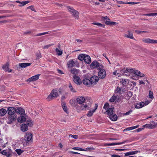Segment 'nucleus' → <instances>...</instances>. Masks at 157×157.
<instances>
[{
	"mask_svg": "<svg viewBox=\"0 0 157 157\" xmlns=\"http://www.w3.org/2000/svg\"><path fill=\"white\" fill-rule=\"evenodd\" d=\"M67 9L69 12L73 15L76 19H78L79 17V13L77 11L75 10L73 8L70 7V6H67Z\"/></svg>",
	"mask_w": 157,
	"mask_h": 157,
	"instance_id": "2",
	"label": "nucleus"
},
{
	"mask_svg": "<svg viewBox=\"0 0 157 157\" xmlns=\"http://www.w3.org/2000/svg\"><path fill=\"white\" fill-rule=\"evenodd\" d=\"M9 63H7L2 66V68L5 71H7L8 72H11L12 71V70L9 68Z\"/></svg>",
	"mask_w": 157,
	"mask_h": 157,
	"instance_id": "15",
	"label": "nucleus"
},
{
	"mask_svg": "<svg viewBox=\"0 0 157 157\" xmlns=\"http://www.w3.org/2000/svg\"><path fill=\"white\" fill-rule=\"evenodd\" d=\"M115 101H116V93L111 97L109 100V101L111 102H113Z\"/></svg>",
	"mask_w": 157,
	"mask_h": 157,
	"instance_id": "39",
	"label": "nucleus"
},
{
	"mask_svg": "<svg viewBox=\"0 0 157 157\" xmlns=\"http://www.w3.org/2000/svg\"><path fill=\"white\" fill-rule=\"evenodd\" d=\"M100 71L98 73V75L99 78L101 79L104 78L106 76V72L105 70L101 68L99 69Z\"/></svg>",
	"mask_w": 157,
	"mask_h": 157,
	"instance_id": "4",
	"label": "nucleus"
},
{
	"mask_svg": "<svg viewBox=\"0 0 157 157\" xmlns=\"http://www.w3.org/2000/svg\"><path fill=\"white\" fill-rule=\"evenodd\" d=\"M36 57L37 59H39L41 57V54L38 53L36 54Z\"/></svg>",
	"mask_w": 157,
	"mask_h": 157,
	"instance_id": "61",
	"label": "nucleus"
},
{
	"mask_svg": "<svg viewBox=\"0 0 157 157\" xmlns=\"http://www.w3.org/2000/svg\"><path fill=\"white\" fill-rule=\"evenodd\" d=\"M72 149L74 150H77L81 151H83V150H84V149H82L80 147H74L72 148Z\"/></svg>",
	"mask_w": 157,
	"mask_h": 157,
	"instance_id": "57",
	"label": "nucleus"
},
{
	"mask_svg": "<svg viewBox=\"0 0 157 157\" xmlns=\"http://www.w3.org/2000/svg\"><path fill=\"white\" fill-rule=\"evenodd\" d=\"M75 63L74 62L73 59L69 60L67 63L68 67L71 68L73 67Z\"/></svg>",
	"mask_w": 157,
	"mask_h": 157,
	"instance_id": "23",
	"label": "nucleus"
},
{
	"mask_svg": "<svg viewBox=\"0 0 157 157\" xmlns=\"http://www.w3.org/2000/svg\"><path fill=\"white\" fill-rule=\"evenodd\" d=\"M105 113L107 114L108 117H109L113 113V109L112 108H109V109L107 110Z\"/></svg>",
	"mask_w": 157,
	"mask_h": 157,
	"instance_id": "19",
	"label": "nucleus"
},
{
	"mask_svg": "<svg viewBox=\"0 0 157 157\" xmlns=\"http://www.w3.org/2000/svg\"><path fill=\"white\" fill-rule=\"evenodd\" d=\"M116 101L117 102H119L122 99V96L121 94L118 95L116 94Z\"/></svg>",
	"mask_w": 157,
	"mask_h": 157,
	"instance_id": "37",
	"label": "nucleus"
},
{
	"mask_svg": "<svg viewBox=\"0 0 157 157\" xmlns=\"http://www.w3.org/2000/svg\"><path fill=\"white\" fill-rule=\"evenodd\" d=\"M78 72V70L76 69H72L71 70V72L74 75L77 74Z\"/></svg>",
	"mask_w": 157,
	"mask_h": 157,
	"instance_id": "42",
	"label": "nucleus"
},
{
	"mask_svg": "<svg viewBox=\"0 0 157 157\" xmlns=\"http://www.w3.org/2000/svg\"><path fill=\"white\" fill-rule=\"evenodd\" d=\"M135 32L136 33H137L138 34H140L142 33H147V32L145 31H140L139 30H136Z\"/></svg>",
	"mask_w": 157,
	"mask_h": 157,
	"instance_id": "56",
	"label": "nucleus"
},
{
	"mask_svg": "<svg viewBox=\"0 0 157 157\" xmlns=\"http://www.w3.org/2000/svg\"><path fill=\"white\" fill-rule=\"evenodd\" d=\"M102 20H103L105 22L106 21H110V19L107 16L102 17H101Z\"/></svg>",
	"mask_w": 157,
	"mask_h": 157,
	"instance_id": "43",
	"label": "nucleus"
},
{
	"mask_svg": "<svg viewBox=\"0 0 157 157\" xmlns=\"http://www.w3.org/2000/svg\"><path fill=\"white\" fill-rule=\"evenodd\" d=\"M55 98L53 96V95L51 93L48 96L47 98V99L49 101L51 100L54 98Z\"/></svg>",
	"mask_w": 157,
	"mask_h": 157,
	"instance_id": "45",
	"label": "nucleus"
},
{
	"mask_svg": "<svg viewBox=\"0 0 157 157\" xmlns=\"http://www.w3.org/2000/svg\"><path fill=\"white\" fill-rule=\"evenodd\" d=\"M85 55L86 54H82L78 56V58L79 60L81 61L83 60H84Z\"/></svg>",
	"mask_w": 157,
	"mask_h": 157,
	"instance_id": "38",
	"label": "nucleus"
},
{
	"mask_svg": "<svg viewBox=\"0 0 157 157\" xmlns=\"http://www.w3.org/2000/svg\"><path fill=\"white\" fill-rule=\"evenodd\" d=\"M94 148L93 147H87L86 148V149H84V150H83L84 151H91L93 150H94Z\"/></svg>",
	"mask_w": 157,
	"mask_h": 157,
	"instance_id": "46",
	"label": "nucleus"
},
{
	"mask_svg": "<svg viewBox=\"0 0 157 157\" xmlns=\"http://www.w3.org/2000/svg\"><path fill=\"white\" fill-rule=\"evenodd\" d=\"M127 95L129 97H131L132 96V92H131V91H128L127 92Z\"/></svg>",
	"mask_w": 157,
	"mask_h": 157,
	"instance_id": "58",
	"label": "nucleus"
},
{
	"mask_svg": "<svg viewBox=\"0 0 157 157\" xmlns=\"http://www.w3.org/2000/svg\"><path fill=\"white\" fill-rule=\"evenodd\" d=\"M8 151L4 150L1 152V153L4 155H5L7 157H10L12 155V151L10 149H8Z\"/></svg>",
	"mask_w": 157,
	"mask_h": 157,
	"instance_id": "8",
	"label": "nucleus"
},
{
	"mask_svg": "<svg viewBox=\"0 0 157 157\" xmlns=\"http://www.w3.org/2000/svg\"><path fill=\"white\" fill-rule=\"evenodd\" d=\"M125 91V88L124 87H117L115 90V92L116 93L119 94H123Z\"/></svg>",
	"mask_w": 157,
	"mask_h": 157,
	"instance_id": "7",
	"label": "nucleus"
},
{
	"mask_svg": "<svg viewBox=\"0 0 157 157\" xmlns=\"http://www.w3.org/2000/svg\"><path fill=\"white\" fill-rule=\"evenodd\" d=\"M132 112V110H129L127 112H126V113H124V115H128L130 114Z\"/></svg>",
	"mask_w": 157,
	"mask_h": 157,
	"instance_id": "60",
	"label": "nucleus"
},
{
	"mask_svg": "<svg viewBox=\"0 0 157 157\" xmlns=\"http://www.w3.org/2000/svg\"><path fill=\"white\" fill-rule=\"evenodd\" d=\"M149 97L152 99H153L154 98L153 96V92L151 91H149Z\"/></svg>",
	"mask_w": 157,
	"mask_h": 157,
	"instance_id": "49",
	"label": "nucleus"
},
{
	"mask_svg": "<svg viewBox=\"0 0 157 157\" xmlns=\"http://www.w3.org/2000/svg\"><path fill=\"white\" fill-rule=\"evenodd\" d=\"M84 61L87 64H89L91 61V58L89 56L86 55L84 58Z\"/></svg>",
	"mask_w": 157,
	"mask_h": 157,
	"instance_id": "20",
	"label": "nucleus"
},
{
	"mask_svg": "<svg viewBox=\"0 0 157 157\" xmlns=\"http://www.w3.org/2000/svg\"><path fill=\"white\" fill-rule=\"evenodd\" d=\"M110 120L113 121H117V115L116 114H113L109 117Z\"/></svg>",
	"mask_w": 157,
	"mask_h": 157,
	"instance_id": "30",
	"label": "nucleus"
},
{
	"mask_svg": "<svg viewBox=\"0 0 157 157\" xmlns=\"http://www.w3.org/2000/svg\"><path fill=\"white\" fill-rule=\"evenodd\" d=\"M109 105L108 103H106L103 107V109H104L106 111L107 110L109 109Z\"/></svg>",
	"mask_w": 157,
	"mask_h": 157,
	"instance_id": "47",
	"label": "nucleus"
},
{
	"mask_svg": "<svg viewBox=\"0 0 157 157\" xmlns=\"http://www.w3.org/2000/svg\"><path fill=\"white\" fill-rule=\"evenodd\" d=\"M139 85H140L142 84H145V82H144L142 80H139Z\"/></svg>",
	"mask_w": 157,
	"mask_h": 157,
	"instance_id": "63",
	"label": "nucleus"
},
{
	"mask_svg": "<svg viewBox=\"0 0 157 157\" xmlns=\"http://www.w3.org/2000/svg\"><path fill=\"white\" fill-rule=\"evenodd\" d=\"M48 33V32L43 33H40L38 34H37L36 36H40L44 35H45V34H47Z\"/></svg>",
	"mask_w": 157,
	"mask_h": 157,
	"instance_id": "59",
	"label": "nucleus"
},
{
	"mask_svg": "<svg viewBox=\"0 0 157 157\" xmlns=\"http://www.w3.org/2000/svg\"><path fill=\"white\" fill-rule=\"evenodd\" d=\"M98 78L96 76H93L91 77L90 78L91 85L92 84H95L98 81Z\"/></svg>",
	"mask_w": 157,
	"mask_h": 157,
	"instance_id": "10",
	"label": "nucleus"
},
{
	"mask_svg": "<svg viewBox=\"0 0 157 157\" xmlns=\"http://www.w3.org/2000/svg\"><path fill=\"white\" fill-rule=\"evenodd\" d=\"M138 126H139L138 125H136V126H133V127H128L124 129V130L123 131L125 132L126 131L131 130H133L134 129H136V128H137L138 127Z\"/></svg>",
	"mask_w": 157,
	"mask_h": 157,
	"instance_id": "31",
	"label": "nucleus"
},
{
	"mask_svg": "<svg viewBox=\"0 0 157 157\" xmlns=\"http://www.w3.org/2000/svg\"><path fill=\"white\" fill-rule=\"evenodd\" d=\"M27 125L29 126H31L33 125L32 121L31 120H28L27 121Z\"/></svg>",
	"mask_w": 157,
	"mask_h": 157,
	"instance_id": "50",
	"label": "nucleus"
},
{
	"mask_svg": "<svg viewBox=\"0 0 157 157\" xmlns=\"http://www.w3.org/2000/svg\"><path fill=\"white\" fill-rule=\"evenodd\" d=\"M128 142L127 140H124V141H123L121 142H119V143H116V145H120V144H123Z\"/></svg>",
	"mask_w": 157,
	"mask_h": 157,
	"instance_id": "55",
	"label": "nucleus"
},
{
	"mask_svg": "<svg viewBox=\"0 0 157 157\" xmlns=\"http://www.w3.org/2000/svg\"><path fill=\"white\" fill-rule=\"evenodd\" d=\"M71 136V137H72L73 138H74V139H77L78 138V136L77 135H69V136Z\"/></svg>",
	"mask_w": 157,
	"mask_h": 157,
	"instance_id": "62",
	"label": "nucleus"
},
{
	"mask_svg": "<svg viewBox=\"0 0 157 157\" xmlns=\"http://www.w3.org/2000/svg\"><path fill=\"white\" fill-rule=\"evenodd\" d=\"M135 71V69H134L132 68H127L125 70L124 69L122 70L121 71V73H123V74L125 75H128L126 74V73H129L131 74H134V71Z\"/></svg>",
	"mask_w": 157,
	"mask_h": 157,
	"instance_id": "3",
	"label": "nucleus"
},
{
	"mask_svg": "<svg viewBox=\"0 0 157 157\" xmlns=\"http://www.w3.org/2000/svg\"><path fill=\"white\" fill-rule=\"evenodd\" d=\"M26 119L25 117L24 116H21L17 118V121L21 123L25 122L26 121Z\"/></svg>",
	"mask_w": 157,
	"mask_h": 157,
	"instance_id": "22",
	"label": "nucleus"
},
{
	"mask_svg": "<svg viewBox=\"0 0 157 157\" xmlns=\"http://www.w3.org/2000/svg\"><path fill=\"white\" fill-rule=\"evenodd\" d=\"M98 108V105H95V108L92 111H89L88 113L87 114V116L88 117H91L93 114L94 113L96 110Z\"/></svg>",
	"mask_w": 157,
	"mask_h": 157,
	"instance_id": "28",
	"label": "nucleus"
},
{
	"mask_svg": "<svg viewBox=\"0 0 157 157\" xmlns=\"http://www.w3.org/2000/svg\"><path fill=\"white\" fill-rule=\"evenodd\" d=\"M105 24L107 25H115L117 24L116 22H111L109 21H105Z\"/></svg>",
	"mask_w": 157,
	"mask_h": 157,
	"instance_id": "35",
	"label": "nucleus"
},
{
	"mask_svg": "<svg viewBox=\"0 0 157 157\" xmlns=\"http://www.w3.org/2000/svg\"><path fill=\"white\" fill-rule=\"evenodd\" d=\"M16 109L13 107H9L8 108V113L9 115H15Z\"/></svg>",
	"mask_w": 157,
	"mask_h": 157,
	"instance_id": "12",
	"label": "nucleus"
},
{
	"mask_svg": "<svg viewBox=\"0 0 157 157\" xmlns=\"http://www.w3.org/2000/svg\"><path fill=\"white\" fill-rule=\"evenodd\" d=\"M29 2V1H25V2H21V6H24L25 5L28 4Z\"/></svg>",
	"mask_w": 157,
	"mask_h": 157,
	"instance_id": "51",
	"label": "nucleus"
},
{
	"mask_svg": "<svg viewBox=\"0 0 157 157\" xmlns=\"http://www.w3.org/2000/svg\"><path fill=\"white\" fill-rule=\"evenodd\" d=\"M40 75V74L36 75L29 78L26 81L27 82H31L33 81H36L39 78Z\"/></svg>",
	"mask_w": 157,
	"mask_h": 157,
	"instance_id": "13",
	"label": "nucleus"
},
{
	"mask_svg": "<svg viewBox=\"0 0 157 157\" xmlns=\"http://www.w3.org/2000/svg\"><path fill=\"white\" fill-rule=\"evenodd\" d=\"M62 107L63 110L66 113H68V111L67 108L66 106V105L65 103L62 104Z\"/></svg>",
	"mask_w": 157,
	"mask_h": 157,
	"instance_id": "40",
	"label": "nucleus"
},
{
	"mask_svg": "<svg viewBox=\"0 0 157 157\" xmlns=\"http://www.w3.org/2000/svg\"><path fill=\"white\" fill-rule=\"evenodd\" d=\"M69 87L70 88V90L72 92L75 93L76 92L75 89L72 87L71 85L70 84L69 85Z\"/></svg>",
	"mask_w": 157,
	"mask_h": 157,
	"instance_id": "41",
	"label": "nucleus"
},
{
	"mask_svg": "<svg viewBox=\"0 0 157 157\" xmlns=\"http://www.w3.org/2000/svg\"><path fill=\"white\" fill-rule=\"evenodd\" d=\"M55 51L57 55L59 56H61L62 54L63 51L61 50L60 49L58 48H56Z\"/></svg>",
	"mask_w": 157,
	"mask_h": 157,
	"instance_id": "36",
	"label": "nucleus"
},
{
	"mask_svg": "<svg viewBox=\"0 0 157 157\" xmlns=\"http://www.w3.org/2000/svg\"><path fill=\"white\" fill-rule=\"evenodd\" d=\"M16 112L17 113L25 115V111L22 108L19 107L16 109Z\"/></svg>",
	"mask_w": 157,
	"mask_h": 157,
	"instance_id": "9",
	"label": "nucleus"
},
{
	"mask_svg": "<svg viewBox=\"0 0 157 157\" xmlns=\"http://www.w3.org/2000/svg\"><path fill=\"white\" fill-rule=\"evenodd\" d=\"M15 151L18 155H21L23 152V151L21 150L20 149H16Z\"/></svg>",
	"mask_w": 157,
	"mask_h": 157,
	"instance_id": "44",
	"label": "nucleus"
},
{
	"mask_svg": "<svg viewBox=\"0 0 157 157\" xmlns=\"http://www.w3.org/2000/svg\"><path fill=\"white\" fill-rule=\"evenodd\" d=\"M120 82L123 86H126L128 83V81L125 79H122L121 80Z\"/></svg>",
	"mask_w": 157,
	"mask_h": 157,
	"instance_id": "21",
	"label": "nucleus"
},
{
	"mask_svg": "<svg viewBox=\"0 0 157 157\" xmlns=\"http://www.w3.org/2000/svg\"><path fill=\"white\" fill-rule=\"evenodd\" d=\"M83 83L85 85L90 86L91 85L90 80L87 78L84 79L82 81Z\"/></svg>",
	"mask_w": 157,
	"mask_h": 157,
	"instance_id": "17",
	"label": "nucleus"
},
{
	"mask_svg": "<svg viewBox=\"0 0 157 157\" xmlns=\"http://www.w3.org/2000/svg\"><path fill=\"white\" fill-rule=\"evenodd\" d=\"M31 65V63H19V65L21 67L24 68L28 66H29Z\"/></svg>",
	"mask_w": 157,
	"mask_h": 157,
	"instance_id": "25",
	"label": "nucleus"
},
{
	"mask_svg": "<svg viewBox=\"0 0 157 157\" xmlns=\"http://www.w3.org/2000/svg\"><path fill=\"white\" fill-rule=\"evenodd\" d=\"M16 119V116L15 115H9L7 119V122L8 124H10L13 121H15Z\"/></svg>",
	"mask_w": 157,
	"mask_h": 157,
	"instance_id": "6",
	"label": "nucleus"
},
{
	"mask_svg": "<svg viewBox=\"0 0 157 157\" xmlns=\"http://www.w3.org/2000/svg\"><path fill=\"white\" fill-rule=\"evenodd\" d=\"M51 93L52 94L53 96L55 98L57 97L58 95L57 93V91L56 90H52Z\"/></svg>",
	"mask_w": 157,
	"mask_h": 157,
	"instance_id": "34",
	"label": "nucleus"
},
{
	"mask_svg": "<svg viewBox=\"0 0 157 157\" xmlns=\"http://www.w3.org/2000/svg\"><path fill=\"white\" fill-rule=\"evenodd\" d=\"M93 24H94V25H98V26L102 27L103 28H104L105 26V25H103L102 24H101V23H98V22L93 23Z\"/></svg>",
	"mask_w": 157,
	"mask_h": 157,
	"instance_id": "48",
	"label": "nucleus"
},
{
	"mask_svg": "<svg viewBox=\"0 0 157 157\" xmlns=\"http://www.w3.org/2000/svg\"><path fill=\"white\" fill-rule=\"evenodd\" d=\"M143 129H144V128H138L136 130V131L137 132H139L142 130Z\"/></svg>",
	"mask_w": 157,
	"mask_h": 157,
	"instance_id": "64",
	"label": "nucleus"
},
{
	"mask_svg": "<svg viewBox=\"0 0 157 157\" xmlns=\"http://www.w3.org/2000/svg\"><path fill=\"white\" fill-rule=\"evenodd\" d=\"M143 41L147 43L155 44L157 43V40H154L151 39L150 38H147L144 39L143 40Z\"/></svg>",
	"mask_w": 157,
	"mask_h": 157,
	"instance_id": "11",
	"label": "nucleus"
},
{
	"mask_svg": "<svg viewBox=\"0 0 157 157\" xmlns=\"http://www.w3.org/2000/svg\"><path fill=\"white\" fill-rule=\"evenodd\" d=\"M145 105V103L144 102H141L137 103L135 105V108L136 109L140 108L143 107Z\"/></svg>",
	"mask_w": 157,
	"mask_h": 157,
	"instance_id": "29",
	"label": "nucleus"
},
{
	"mask_svg": "<svg viewBox=\"0 0 157 157\" xmlns=\"http://www.w3.org/2000/svg\"><path fill=\"white\" fill-rule=\"evenodd\" d=\"M25 137L27 141H29L32 140V135L30 133H27Z\"/></svg>",
	"mask_w": 157,
	"mask_h": 157,
	"instance_id": "24",
	"label": "nucleus"
},
{
	"mask_svg": "<svg viewBox=\"0 0 157 157\" xmlns=\"http://www.w3.org/2000/svg\"><path fill=\"white\" fill-rule=\"evenodd\" d=\"M73 80L74 82L77 84H80L82 81L80 78L78 76L74 75L73 77Z\"/></svg>",
	"mask_w": 157,
	"mask_h": 157,
	"instance_id": "16",
	"label": "nucleus"
},
{
	"mask_svg": "<svg viewBox=\"0 0 157 157\" xmlns=\"http://www.w3.org/2000/svg\"><path fill=\"white\" fill-rule=\"evenodd\" d=\"M7 113V111L3 108L0 109V116H4Z\"/></svg>",
	"mask_w": 157,
	"mask_h": 157,
	"instance_id": "33",
	"label": "nucleus"
},
{
	"mask_svg": "<svg viewBox=\"0 0 157 157\" xmlns=\"http://www.w3.org/2000/svg\"><path fill=\"white\" fill-rule=\"evenodd\" d=\"M28 127L27 125L25 124H23L21 125V130L22 131L25 132L27 130Z\"/></svg>",
	"mask_w": 157,
	"mask_h": 157,
	"instance_id": "27",
	"label": "nucleus"
},
{
	"mask_svg": "<svg viewBox=\"0 0 157 157\" xmlns=\"http://www.w3.org/2000/svg\"><path fill=\"white\" fill-rule=\"evenodd\" d=\"M151 123H152V124H146L145 125H143V127L149 129L155 128L156 127V125L155 124V122L152 121L151 122Z\"/></svg>",
	"mask_w": 157,
	"mask_h": 157,
	"instance_id": "5",
	"label": "nucleus"
},
{
	"mask_svg": "<svg viewBox=\"0 0 157 157\" xmlns=\"http://www.w3.org/2000/svg\"><path fill=\"white\" fill-rule=\"evenodd\" d=\"M86 99L83 96H79L76 99L77 102L79 104H82L85 101Z\"/></svg>",
	"mask_w": 157,
	"mask_h": 157,
	"instance_id": "14",
	"label": "nucleus"
},
{
	"mask_svg": "<svg viewBox=\"0 0 157 157\" xmlns=\"http://www.w3.org/2000/svg\"><path fill=\"white\" fill-rule=\"evenodd\" d=\"M90 66L91 68L93 69L96 68L98 69H100L103 68V66L96 60L92 62L90 65Z\"/></svg>",
	"mask_w": 157,
	"mask_h": 157,
	"instance_id": "1",
	"label": "nucleus"
},
{
	"mask_svg": "<svg viewBox=\"0 0 157 157\" xmlns=\"http://www.w3.org/2000/svg\"><path fill=\"white\" fill-rule=\"evenodd\" d=\"M140 152V151H130L131 155L137 154L138 153H139Z\"/></svg>",
	"mask_w": 157,
	"mask_h": 157,
	"instance_id": "52",
	"label": "nucleus"
},
{
	"mask_svg": "<svg viewBox=\"0 0 157 157\" xmlns=\"http://www.w3.org/2000/svg\"><path fill=\"white\" fill-rule=\"evenodd\" d=\"M124 36L131 39H133L134 38L132 33L129 31H128V34L124 35Z\"/></svg>",
	"mask_w": 157,
	"mask_h": 157,
	"instance_id": "26",
	"label": "nucleus"
},
{
	"mask_svg": "<svg viewBox=\"0 0 157 157\" xmlns=\"http://www.w3.org/2000/svg\"><path fill=\"white\" fill-rule=\"evenodd\" d=\"M53 45H54V44H51L45 45L44 46L43 48L44 49L48 48L49 47H51Z\"/></svg>",
	"mask_w": 157,
	"mask_h": 157,
	"instance_id": "53",
	"label": "nucleus"
},
{
	"mask_svg": "<svg viewBox=\"0 0 157 157\" xmlns=\"http://www.w3.org/2000/svg\"><path fill=\"white\" fill-rule=\"evenodd\" d=\"M134 75L137 76L138 77H145V75L141 72L140 71L138 70H135V71H134Z\"/></svg>",
	"mask_w": 157,
	"mask_h": 157,
	"instance_id": "18",
	"label": "nucleus"
},
{
	"mask_svg": "<svg viewBox=\"0 0 157 157\" xmlns=\"http://www.w3.org/2000/svg\"><path fill=\"white\" fill-rule=\"evenodd\" d=\"M89 107L86 105L82 104L80 106V109L82 110L89 109Z\"/></svg>",
	"mask_w": 157,
	"mask_h": 157,
	"instance_id": "32",
	"label": "nucleus"
},
{
	"mask_svg": "<svg viewBox=\"0 0 157 157\" xmlns=\"http://www.w3.org/2000/svg\"><path fill=\"white\" fill-rule=\"evenodd\" d=\"M116 143H112L111 144H106L105 145L106 146H110L112 145H116Z\"/></svg>",
	"mask_w": 157,
	"mask_h": 157,
	"instance_id": "54",
	"label": "nucleus"
}]
</instances>
